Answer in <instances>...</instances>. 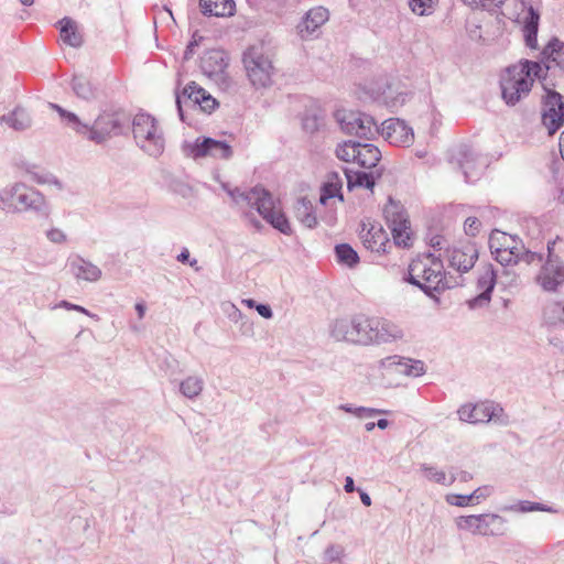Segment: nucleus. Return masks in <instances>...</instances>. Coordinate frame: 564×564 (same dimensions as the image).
Segmentation results:
<instances>
[{"label":"nucleus","instance_id":"1","mask_svg":"<svg viewBox=\"0 0 564 564\" xmlns=\"http://www.w3.org/2000/svg\"><path fill=\"white\" fill-rule=\"evenodd\" d=\"M403 281L419 288L435 302H440L436 294L453 288L446 279L443 261L432 252L412 260Z\"/></svg>","mask_w":564,"mask_h":564},{"label":"nucleus","instance_id":"2","mask_svg":"<svg viewBox=\"0 0 564 564\" xmlns=\"http://www.w3.org/2000/svg\"><path fill=\"white\" fill-rule=\"evenodd\" d=\"M0 210L7 214L32 213L39 220H47L51 205L36 188L15 182L0 189Z\"/></svg>","mask_w":564,"mask_h":564},{"label":"nucleus","instance_id":"3","mask_svg":"<svg viewBox=\"0 0 564 564\" xmlns=\"http://www.w3.org/2000/svg\"><path fill=\"white\" fill-rule=\"evenodd\" d=\"M542 74L543 67L535 61L523 58L518 64L508 66L500 78L503 101L508 106H516L529 96L535 78L542 79Z\"/></svg>","mask_w":564,"mask_h":564},{"label":"nucleus","instance_id":"4","mask_svg":"<svg viewBox=\"0 0 564 564\" xmlns=\"http://www.w3.org/2000/svg\"><path fill=\"white\" fill-rule=\"evenodd\" d=\"M242 64L254 88H267L272 85L275 67L262 43L250 45L243 51Z\"/></svg>","mask_w":564,"mask_h":564},{"label":"nucleus","instance_id":"5","mask_svg":"<svg viewBox=\"0 0 564 564\" xmlns=\"http://www.w3.org/2000/svg\"><path fill=\"white\" fill-rule=\"evenodd\" d=\"M132 132L137 144L153 158L164 152L165 141L154 117L149 113H138L132 120Z\"/></svg>","mask_w":564,"mask_h":564},{"label":"nucleus","instance_id":"6","mask_svg":"<svg viewBox=\"0 0 564 564\" xmlns=\"http://www.w3.org/2000/svg\"><path fill=\"white\" fill-rule=\"evenodd\" d=\"M335 118L346 134L365 140H372L379 134L378 123L370 115L365 112L337 110Z\"/></svg>","mask_w":564,"mask_h":564},{"label":"nucleus","instance_id":"7","mask_svg":"<svg viewBox=\"0 0 564 564\" xmlns=\"http://www.w3.org/2000/svg\"><path fill=\"white\" fill-rule=\"evenodd\" d=\"M128 124L129 117L123 111L104 112L88 127L86 135L88 140L101 144L112 135L122 134Z\"/></svg>","mask_w":564,"mask_h":564},{"label":"nucleus","instance_id":"8","mask_svg":"<svg viewBox=\"0 0 564 564\" xmlns=\"http://www.w3.org/2000/svg\"><path fill=\"white\" fill-rule=\"evenodd\" d=\"M449 162L456 164L463 172L467 183L477 181L487 166L486 160L468 144H459L454 148L451 151Z\"/></svg>","mask_w":564,"mask_h":564},{"label":"nucleus","instance_id":"9","mask_svg":"<svg viewBox=\"0 0 564 564\" xmlns=\"http://www.w3.org/2000/svg\"><path fill=\"white\" fill-rule=\"evenodd\" d=\"M505 523L502 517L494 513L462 516L456 519L458 529L485 536L502 534Z\"/></svg>","mask_w":564,"mask_h":564},{"label":"nucleus","instance_id":"10","mask_svg":"<svg viewBox=\"0 0 564 564\" xmlns=\"http://www.w3.org/2000/svg\"><path fill=\"white\" fill-rule=\"evenodd\" d=\"M542 123L549 135H553L564 124V96L555 90L546 89Z\"/></svg>","mask_w":564,"mask_h":564},{"label":"nucleus","instance_id":"11","mask_svg":"<svg viewBox=\"0 0 564 564\" xmlns=\"http://www.w3.org/2000/svg\"><path fill=\"white\" fill-rule=\"evenodd\" d=\"M185 151L193 159L212 156L228 160L232 156V148L229 143L210 137L198 138L194 143L186 144Z\"/></svg>","mask_w":564,"mask_h":564},{"label":"nucleus","instance_id":"12","mask_svg":"<svg viewBox=\"0 0 564 564\" xmlns=\"http://www.w3.org/2000/svg\"><path fill=\"white\" fill-rule=\"evenodd\" d=\"M535 282L544 292H557L564 284V264L561 259H546L535 276Z\"/></svg>","mask_w":564,"mask_h":564},{"label":"nucleus","instance_id":"13","mask_svg":"<svg viewBox=\"0 0 564 564\" xmlns=\"http://www.w3.org/2000/svg\"><path fill=\"white\" fill-rule=\"evenodd\" d=\"M379 134L390 144L398 147H409L414 140L413 129L399 118L384 120L379 127Z\"/></svg>","mask_w":564,"mask_h":564},{"label":"nucleus","instance_id":"14","mask_svg":"<svg viewBox=\"0 0 564 564\" xmlns=\"http://www.w3.org/2000/svg\"><path fill=\"white\" fill-rule=\"evenodd\" d=\"M498 412H502V409L495 405L494 402L488 401L476 404H464L457 411L460 421L471 424L487 423L496 419Z\"/></svg>","mask_w":564,"mask_h":564},{"label":"nucleus","instance_id":"15","mask_svg":"<svg viewBox=\"0 0 564 564\" xmlns=\"http://www.w3.org/2000/svg\"><path fill=\"white\" fill-rule=\"evenodd\" d=\"M273 228L284 235H291L292 228L288 217L281 210L275 209L272 194L268 191L261 203L256 209Z\"/></svg>","mask_w":564,"mask_h":564},{"label":"nucleus","instance_id":"16","mask_svg":"<svg viewBox=\"0 0 564 564\" xmlns=\"http://www.w3.org/2000/svg\"><path fill=\"white\" fill-rule=\"evenodd\" d=\"M273 228L284 235H291L292 228L288 217L281 210L275 209L272 194L268 191L261 203L256 209Z\"/></svg>","mask_w":564,"mask_h":564},{"label":"nucleus","instance_id":"17","mask_svg":"<svg viewBox=\"0 0 564 564\" xmlns=\"http://www.w3.org/2000/svg\"><path fill=\"white\" fill-rule=\"evenodd\" d=\"M496 282L497 273L494 269V265L489 263L484 268V271L477 279V288L480 290V293L467 302L469 308L475 310L477 307H484L488 305L491 300V294L496 286Z\"/></svg>","mask_w":564,"mask_h":564},{"label":"nucleus","instance_id":"18","mask_svg":"<svg viewBox=\"0 0 564 564\" xmlns=\"http://www.w3.org/2000/svg\"><path fill=\"white\" fill-rule=\"evenodd\" d=\"M541 66L543 67L542 79H545L547 72L554 66L564 73V42L553 36L540 53Z\"/></svg>","mask_w":564,"mask_h":564},{"label":"nucleus","instance_id":"19","mask_svg":"<svg viewBox=\"0 0 564 564\" xmlns=\"http://www.w3.org/2000/svg\"><path fill=\"white\" fill-rule=\"evenodd\" d=\"M229 58L224 50H209L200 57V69L209 78H221L228 67Z\"/></svg>","mask_w":564,"mask_h":564},{"label":"nucleus","instance_id":"20","mask_svg":"<svg viewBox=\"0 0 564 564\" xmlns=\"http://www.w3.org/2000/svg\"><path fill=\"white\" fill-rule=\"evenodd\" d=\"M478 259V249L475 243L467 242L458 248H453L448 261L449 265L457 271L468 272Z\"/></svg>","mask_w":564,"mask_h":564},{"label":"nucleus","instance_id":"21","mask_svg":"<svg viewBox=\"0 0 564 564\" xmlns=\"http://www.w3.org/2000/svg\"><path fill=\"white\" fill-rule=\"evenodd\" d=\"M378 326L376 317H368L365 315L352 316V330H354V344L358 345H370L375 344L376 335L373 333V326Z\"/></svg>","mask_w":564,"mask_h":564},{"label":"nucleus","instance_id":"22","mask_svg":"<svg viewBox=\"0 0 564 564\" xmlns=\"http://www.w3.org/2000/svg\"><path fill=\"white\" fill-rule=\"evenodd\" d=\"M68 267L70 273L77 280H85L88 282H96L101 278V270L88 260L80 256H75L69 259Z\"/></svg>","mask_w":564,"mask_h":564},{"label":"nucleus","instance_id":"23","mask_svg":"<svg viewBox=\"0 0 564 564\" xmlns=\"http://www.w3.org/2000/svg\"><path fill=\"white\" fill-rule=\"evenodd\" d=\"M364 246L375 252H387V246L391 247L389 237L381 225H371L364 234L361 232Z\"/></svg>","mask_w":564,"mask_h":564},{"label":"nucleus","instance_id":"24","mask_svg":"<svg viewBox=\"0 0 564 564\" xmlns=\"http://www.w3.org/2000/svg\"><path fill=\"white\" fill-rule=\"evenodd\" d=\"M329 19V11L324 7H315L308 10L299 24V30L304 37V33L312 35L318 28H321Z\"/></svg>","mask_w":564,"mask_h":564},{"label":"nucleus","instance_id":"25","mask_svg":"<svg viewBox=\"0 0 564 564\" xmlns=\"http://www.w3.org/2000/svg\"><path fill=\"white\" fill-rule=\"evenodd\" d=\"M199 8L205 17L229 18L236 13L235 0H199Z\"/></svg>","mask_w":564,"mask_h":564},{"label":"nucleus","instance_id":"26","mask_svg":"<svg viewBox=\"0 0 564 564\" xmlns=\"http://www.w3.org/2000/svg\"><path fill=\"white\" fill-rule=\"evenodd\" d=\"M197 91L203 93V95L206 94V90L204 88L198 86L195 82H191L184 87L182 94L176 93L175 104L180 119L183 122L185 121L183 104H185L186 106H191L193 108L198 107V105L200 104V94H197Z\"/></svg>","mask_w":564,"mask_h":564},{"label":"nucleus","instance_id":"27","mask_svg":"<svg viewBox=\"0 0 564 564\" xmlns=\"http://www.w3.org/2000/svg\"><path fill=\"white\" fill-rule=\"evenodd\" d=\"M540 23V12L538 9L529 6L527 15L523 20V39L525 45L531 50H538V32Z\"/></svg>","mask_w":564,"mask_h":564},{"label":"nucleus","instance_id":"28","mask_svg":"<svg viewBox=\"0 0 564 564\" xmlns=\"http://www.w3.org/2000/svg\"><path fill=\"white\" fill-rule=\"evenodd\" d=\"M56 24L59 29L61 39L66 45L79 48L84 44V36L78 30L76 21L72 18L64 17Z\"/></svg>","mask_w":564,"mask_h":564},{"label":"nucleus","instance_id":"29","mask_svg":"<svg viewBox=\"0 0 564 564\" xmlns=\"http://www.w3.org/2000/svg\"><path fill=\"white\" fill-rule=\"evenodd\" d=\"M341 188L343 180L339 173L335 171L329 172L321 187L319 203L326 205L327 200L330 198H338L340 202H344Z\"/></svg>","mask_w":564,"mask_h":564},{"label":"nucleus","instance_id":"30","mask_svg":"<svg viewBox=\"0 0 564 564\" xmlns=\"http://www.w3.org/2000/svg\"><path fill=\"white\" fill-rule=\"evenodd\" d=\"M378 326L372 325L376 335L375 344L391 343L403 338V330L387 319L377 318Z\"/></svg>","mask_w":564,"mask_h":564},{"label":"nucleus","instance_id":"31","mask_svg":"<svg viewBox=\"0 0 564 564\" xmlns=\"http://www.w3.org/2000/svg\"><path fill=\"white\" fill-rule=\"evenodd\" d=\"M267 192L268 189L261 186H254L249 191H240L238 187L227 189V194L232 198L235 203H246L256 209L263 197L267 195Z\"/></svg>","mask_w":564,"mask_h":564},{"label":"nucleus","instance_id":"32","mask_svg":"<svg viewBox=\"0 0 564 564\" xmlns=\"http://www.w3.org/2000/svg\"><path fill=\"white\" fill-rule=\"evenodd\" d=\"M383 215L390 229L392 227L405 226L410 224L403 206L399 202L394 200L391 196L388 198V203L383 208Z\"/></svg>","mask_w":564,"mask_h":564},{"label":"nucleus","instance_id":"33","mask_svg":"<svg viewBox=\"0 0 564 564\" xmlns=\"http://www.w3.org/2000/svg\"><path fill=\"white\" fill-rule=\"evenodd\" d=\"M70 86L75 95L86 101L95 100L99 96L98 88L85 75H74Z\"/></svg>","mask_w":564,"mask_h":564},{"label":"nucleus","instance_id":"34","mask_svg":"<svg viewBox=\"0 0 564 564\" xmlns=\"http://www.w3.org/2000/svg\"><path fill=\"white\" fill-rule=\"evenodd\" d=\"M20 167L31 176V180L33 182H35L36 184H40V185H45V184H48V185H54L56 188H58L59 191L63 189V183L52 173L50 172H45V171H41L39 172V166L33 164V163H29V162H22Z\"/></svg>","mask_w":564,"mask_h":564},{"label":"nucleus","instance_id":"35","mask_svg":"<svg viewBox=\"0 0 564 564\" xmlns=\"http://www.w3.org/2000/svg\"><path fill=\"white\" fill-rule=\"evenodd\" d=\"M0 120L15 131H24L32 124L30 113L22 107H15L8 115H3Z\"/></svg>","mask_w":564,"mask_h":564},{"label":"nucleus","instance_id":"36","mask_svg":"<svg viewBox=\"0 0 564 564\" xmlns=\"http://www.w3.org/2000/svg\"><path fill=\"white\" fill-rule=\"evenodd\" d=\"M295 218L305 227L312 229L317 225V217L313 204L306 197H301L294 206Z\"/></svg>","mask_w":564,"mask_h":564},{"label":"nucleus","instance_id":"37","mask_svg":"<svg viewBox=\"0 0 564 564\" xmlns=\"http://www.w3.org/2000/svg\"><path fill=\"white\" fill-rule=\"evenodd\" d=\"M356 153V163L364 169L375 167L381 160V151L378 147L368 142H360V147Z\"/></svg>","mask_w":564,"mask_h":564},{"label":"nucleus","instance_id":"38","mask_svg":"<svg viewBox=\"0 0 564 564\" xmlns=\"http://www.w3.org/2000/svg\"><path fill=\"white\" fill-rule=\"evenodd\" d=\"M344 173L349 191H351L354 187H362L372 191L376 185V177L373 173L352 171L349 169H344Z\"/></svg>","mask_w":564,"mask_h":564},{"label":"nucleus","instance_id":"39","mask_svg":"<svg viewBox=\"0 0 564 564\" xmlns=\"http://www.w3.org/2000/svg\"><path fill=\"white\" fill-rule=\"evenodd\" d=\"M352 317L337 318L329 326L330 336L337 341L354 344Z\"/></svg>","mask_w":564,"mask_h":564},{"label":"nucleus","instance_id":"40","mask_svg":"<svg viewBox=\"0 0 564 564\" xmlns=\"http://www.w3.org/2000/svg\"><path fill=\"white\" fill-rule=\"evenodd\" d=\"M399 359L398 362H393L397 367V371L411 377H420L425 373V365L422 360H413L410 358L391 357V359Z\"/></svg>","mask_w":564,"mask_h":564},{"label":"nucleus","instance_id":"41","mask_svg":"<svg viewBox=\"0 0 564 564\" xmlns=\"http://www.w3.org/2000/svg\"><path fill=\"white\" fill-rule=\"evenodd\" d=\"M520 243H521V241L518 240L514 236H510L500 230H494L489 237L490 250L496 249L497 247L505 249V250H509V249L518 250Z\"/></svg>","mask_w":564,"mask_h":564},{"label":"nucleus","instance_id":"42","mask_svg":"<svg viewBox=\"0 0 564 564\" xmlns=\"http://www.w3.org/2000/svg\"><path fill=\"white\" fill-rule=\"evenodd\" d=\"M335 256L340 264L354 268L359 263L357 251L348 243H338L335 246Z\"/></svg>","mask_w":564,"mask_h":564},{"label":"nucleus","instance_id":"43","mask_svg":"<svg viewBox=\"0 0 564 564\" xmlns=\"http://www.w3.org/2000/svg\"><path fill=\"white\" fill-rule=\"evenodd\" d=\"M204 388V381L197 376H189L180 383L181 393L188 399L198 397Z\"/></svg>","mask_w":564,"mask_h":564},{"label":"nucleus","instance_id":"44","mask_svg":"<svg viewBox=\"0 0 564 564\" xmlns=\"http://www.w3.org/2000/svg\"><path fill=\"white\" fill-rule=\"evenodd\" d=\"M360 141L347 140L336 147V156L344 162H356Z\"/></svg>","mask_w":564,"mask_h":564},{"label":"nucleus","instance_id":"45","mask_svg":"<svg viewBox=\"0 0 564 564\" xmlns=\"http://www.w3.org/2000/svg\"><path fill=\"white\" fill-rule=\"evenodd\" d=\"M421 469L424 471L426 478L440 485L451 486L455 480V476H451L447 479L446 474L442 470H437L435 467L427 464H422Z\"/></svg>","mask_w":564,"mask_h":564},{"label":"nucleus","instance_id":"46","mask_svg":"<svg viewBox=\"0 0 564 564\" xmlns=\"http://www.w3.org/2000/svg\"><path fill=\"white\" fill-rule=\"evenodd\" d=\"M323 122V116L317 110H306L302 117L303 130L308 133L316 132Z\"/></svg>","mask_w":564,"mask_h":564},{"label":"nucleus","instance_id":"47","mask_svg":"<svg viewBox=\"0 0 564 564\" xmlns=\"http://www.w3.org/2000/svg\"><path fill=\"white\" fill-rule=\"evenodd\" d=\"M438 0H409V7L414 14L420 17L433 13Z\"/></svg>","mask_w":564,"mask_h":564},{"label":"nucleus","instance_id":"48","mask_svg":"<svg viewBox=\"0 0 564 564\" xmlns=\"http://www.w3.org/2000/svg\"><path fill=\"white\" fill-rule=\"evenodd\" d=\"M410 224L405 226L392 227L391 234L393 242L398 247L409 248L412 246L411 234L409 232Z\"/></svg>","mask_w":564,"mask_h":564},{"label":"nucleus","instance_id":"49","mask_svg":"<svg viewBox=\"0 0 564 564\" xmlns=\"http://www.w3.org/2000/svg\"><path fill=\"white\" fill-rule=\"evenodd\" d=\"M495 259L502 265H510L519 262V251L516 249L505 250L499 247L491 250Z\"/></svg>","mask_w":564,"mask_h":564},{"label":"nucleus","instance_id":"50","mask_svg":"<svg viewBox=\"0 0 564 564\" xmlns=\"http://www.w3.org/2000/svg\"><path fill=\"white\" fill-rule=\"evenodd\" d=\"M517 510H519L520 512H531V511H543V512H550V513L556 512V510L551 506H546V505H543L540 502H532V501H528V500L520 501Z\"/></svg>","mask_w":564,"mask_h":564},{"label":"nucleus","instance_id":"51","mask_svg":"<svg viewBox=\"0 0 564 564\" xmlns=\"http://www.w3.org/2000/svg\"><path fill=\"white\" fill-rule=\"evenodd\" d=\"M518 251H519V261H523L528 264L533 263V262L540 263L544 259L543 253L531 251V250L527 249L522 242L520 243Z\"/></svg>","mask_w":564,"mask_h":564},{"label":"nucleus","instance_id":"52","mask_svg":"<svg viewBox=\"0 0 564 564\" xmlns=\"http://www.w3.org/2000/svg\"><path fill=\"white\" fill-rule=\"evenodd\" d=\"M68 126H70L77 133L87 134L88 124L83 123L78 116L74 112L67 111L66 116L63 118Z\"/></svg>","mask_w":564,"mask_h":564},{"label":"nucleus","instance_id":"53","mask_svg":"<svg viewBox=\"0 0 564 564\" xmlns=\"http://www.w3.org/2000/svg\"><path fill=\"white\" fill-rule=\"evenodd\" d=\"M197 94H199V91H197ZM199 100H200V104L198 105V107L200 108V110H203L206 113H212L219 105L218 101L212 95H209L207 91L205 95H203V93H200Z\"/></svg>","mask_w":564,"mask_h":564},{"label":"nucleus","instance_id":"54","mask_svg":"<svg viewBox=\"0 0 564 564\" xmlns=\"http://www.w3.org/2000/svg\"><path fill=\"white\" fill-rule=\"evenodd\" d=\"M343 555L344 547L337 544H332L327 546V549L324 552V561L327 563H334L336 561H339Z\"/></svg>","mask_w":564,"mask_h":564},{"label":"nucleus","instance_id":"55","mask_svg":"<svg viewBox=\"0 0 564 564\" xmlns=\"http://www.w3.org/2000/svg\"><path fill=\"white\" fill-rule=\"evenodd\" d=\"M447 502L457 506V507H466L474 505V500L471 498V494L469 495H451L447 496Z\"/></svg>","mask_w":564,"mask_h":564},{"label":"nucleus","instance_id":"56","mask_svg":"<svg viewBox=\"0 0 564 564\" xmlns=\"http://www.w3.org/2000/svg\"><path fill=\"white\" fill-rule=\"evenodd\" d=\"M480 221L476 217H468L464 224V230L467 236L475 237L479 232Z\"/></svg>","mask_w":564,"mask_h":564},{"label":"nucleus","instance_id":"57","mask_svg":"<svg viewBox=\"0 0 564 564\" xmlns=\"http://www.w3.org/2000/svg\"><path fill=\"white\" fill-rule=\"evenodd\" d=\"M55 307H62V308H65L68 311H76V312H79V313L85 314L90 317L96 316L95 314H91L88 310H86L85 307L77 305V304H73L66 300L61 301Z\"/></svg>","mask_w":564,"mask_h":564},{"label":"nucleus","instance_id":"58","mask_svg":"<svg viewBox=\"0 0 564 564\" xmlns=\"http://www.w3.org/2000/svg\"><path fill=\"white\" fill-rule=\"evenodd\" d=\"M46 238L53 243H63L67 239L65 232L58 228L47 230Z\"/></svg>","mask_w":564,"mask_h":564},{"label":"nucleus","instance_id":"59","mask_svg":"<svg viewBox=\"0 0 564 564\" xmlns=\"http://www.w3.org/2000/svg\"><path fill=\"white\" fill-rule=\"evenodd\" d=\"M476 3H469V7L473 9H485V10H491V6L496 8H501L503 4V0L495 1V0H475Z\"/></svg>","mask_w":564,"mask_h":564},{"label":"nucleus","instance_id":"60","mask_svg":"<svg viewBox=\"0 0 564 564\" xmlns=\"http://www.w3.org/2000/svg\"><path fill=\"white\" fill-rule=\"evenodd\" d=\"M378 413H386V411L377 410V409H372V408H365V406H358V408L354 409V414L358 417L373 416Z\"/></svg>","mask_w":564,"mask_h":564},{"label":"nucleus","instance_id":"61","mask_svg":"<svg viewBox=\"0 0 564 564\" xmlns=\"http://www.w3.org/2000/svg\"><path fill=\"white\" fill-rule=\"evenodd\" d=\"M490 494H491V488L489 486H482V487H478L477 489H475L471 492V498H473V500L485 499V498L489 497Z\"/></svg>","mask_w":564,"mask_h":564},{"label":"nucleus","instance_id":"62","mask_svg":"<svg viewBox=\"0 0 564 564\" xmlns=\"http://www.w3.org/2000/svg\"><path fill=\"white\" fill-rule=\"evenodd\" d=\"M177 261H180L181 263H187L189 264L191 267H195L197 264V260L196 259H189V251L187 248H183V250L178 253V256L176 257Z\"/></svg>","mask_w":564,"mask_h":564},{"label":"nucleus","instance_id":"63","mask_svg":"<svg viewBox=\"0 0 564 564\" xmlns=\"http://www.w3.org/2000/svg\"><path fill=\"white\" fill-rule=\"evenodd\" d=\"M256 311L260 316L267 319L273 316V311L269 304L258 303V305L256 306Z\"/></svg>","mask_w":564,"mask_h":564},{"label":"nucleus","instance_id":"64","mask_svg":"<svg viewBox=\"0 0 564 564\" xmlns=\"http://www.w3.org/2000/svg\"><path fill=\"white\" fill-rule=\"evenodd\" d=\"M195 46H197L196 40H193L187 44V46L184 51V56H183L184 61H188L193 57Z\"/></svg>","mask_w":564,"mask_h":564}]
</instances>
